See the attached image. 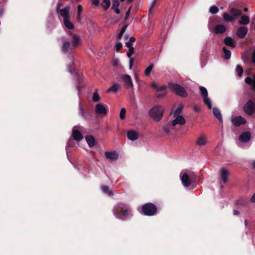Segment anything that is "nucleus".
Returning <instances> with one entry per match:
<instances>
[{"label":"nucleus","mask_w":255,"mask_h":255,"mask_svg":"<svg viewBox=\"0 0 255 255\" xmlns=\"http://www.w3.org/2000/svg\"><path fill=\"white\" fill-rule=\"evenodd\" d=\"M71 41H65L61 47V50L63 53L69 54L72 57H74L75 50L80 44V37L77 34L70 32Z\"/></svg>","instance_id":"1"},{"label":"nucleus","mask_w":255,"mask_h":255,"mask_svg":"<svg viewBox=\"0 0 255 255\" xmlns=\"http://www.w3.org/2000/svg\"><path fill=\"white\" fill-rule=\"evenodd\" d=\"M113 211L117 218L125 220L129 216L130 213V209L128 204L120 203L114 207Z\"/></svg>","instance_id":"2"},{"label":"nucleus","mask_w":255,"mask_h":255,"mask_svg":"<svg viewBox=\"0 0 255 255\" xmlns=\"http://www.w3.org/2000/svg\"><path fill=\"white\" fill-rule=\"evenodd\" d=\"M164 112V108L161 105H156L148 111L149 116L155 122L161 120Z\"/></svg>","instance_id":"3"},{"label":"nucleus","mask_w":255,"mask_h":255,"mask_svg":"<svg viewBox=\"0 0 255 255\" xmlns=\"http://www.w3.org/2000/svg\"><path fill=\"white\" fill-rule=\"evenodd\" d=\"M229 12L231 15L227 12H224L223 14V18L225 21L228 22H232L234 21L239 16L242 14L241 10L236 8H231L229 10Z\"/></svg>","instance_id":"4"},{"label":"nucleus","mask_w":255,"mask_h":255,"mask_svg":"<svg viewBox=\"0 0 255 255\" xmlns=\"http://www.w3.org/2000/svg\"><path fill=\"white\" fill-rule=\"evenodd\" d=\"M168 88L177 95L186 98L188 94L184 87L177 84L173 83H169L168 85Z\"/></svg>","instance_id":"5"},{"label":"nucleus","mask_w":255,"mask_h":255,"mask_svg":"<svg viewBox=\"0 0 255 255\" xmlns=\"http://www.w3.org/2000/svg\"><path fill=\"white\" fill-rule=\"evenodd\" d=\"M157 211V207L152 203H147L141 206V212L146 216H153L156 214Z\"/></svg>","instance_id":"6"},{"label":"nucleus","mask_w":255,"mask_h":255,"mask_svg":"<svg viewBox=\"0 0 255 255\" xmlns=\"http://www.w3.org/2000/svg\"><path fill=\"white\" fill-rule=\"evenodd\" d=\"M244 110L249 115H252L255 112V103L251 100H249L244 107Z\"/></svg>","instance_id":"7"},{"label":"nucleus","mask_w":255,"mask_h":255,"mask_svg":"<svg viewBox=\"0 0 255 255\" xmlns=\"http://www.w3.org/2000/svg\"><path fill=\"white\" fill-rule=\"evenodd\" d=\"M196 179V175L194 174H192L190 177L187 174V173H184L181 177V180L182 184L185 187H189L192 181Z\"/></svg>","instance_id":"8"},{"label":"nucleus","mask_w":255,"mask_h":255,"mask_svg":"<svg viewBox=\"0 0 255 255\" xmlns=\"http://www.w3.org/2000/svg\"><path fill=\"white\" fill-rule=\"evenodd\" d=\"M122 79L125 82V86L127 89L132 88L133 83L131 77L128 74H124L122 76Z\"/></svg>","instance_id":"9"},{"label":"nucleus","mask_w":255,"mask_h":255,"mask_svg":"<svg viewBox=\"0 0 255 255\" xmlns=\"http://www.w3.org/2000/svg\"><path fill=\"white\" fill-rule=\"evenodd\" d=\"M232 122L235 126L239 127L245 125L246 123V120L241 116H237L232 119Z\"/></svg>","instance_id":"10"},{"label":"nucleus","mask_w":255,"mask_h":255,"mask_svg":"<svg viewBox=\"0 0 255 255\" xmlns=\"http://www.w3.org/2000/svg\"><path fill=\"white\" fill-rule=\"evenodd\" d=\"M95 112L99 115H106L108 110L102 104L99 103L96 105Z\"/></svg>","instance_id":"11"},{"label":"nucleus","mask_w":255,"mask_h":255,"mask_svg":"<svg viewBox=\"0 0 255 255\" xmlns=\"http://www.w3.org/2000/svg\"><path fill=\"white\" fill-rule=\"evenodd\" d=\"M69 11L70 6L67 5L64 8L60 10L58 13L63 17V19H66L67 18H70Z\"/></svg>","instance_id":"12"},{"label":"nucleus","mask_w":255,"mask_h":255,"mask_svg":"<svg viewBox=\"0 0 255 255\" xmlns=\"http://www.w3.org/2000/svg\"><path fill=\"white\" fill-rule=\"evenodd\" d=\"M221 177L223 182L226 183L228 181V177L230 175L229 171L226 168H222L220 171Z\"/></svg>","instance_id":"13"},{"label":"nucleus","mask_w":255,"mask_h":255,"mask_svg":"<svg viewBox=\"0 0 255 255\" xmlns=\"http://www.w3.org/2000/svg\"><path fill=\"white\" fill-rule=\"evenodd\" d=\"M176 117L175 119L171 122L172 127H175L178 124L183 125L185 124V120L182 116H176Z\"/></svg>","instance_id":"14"},{"label":"nucleus","mask_w":255,"mask_h":255,"mask_svg":"<svg viewBox=\"0 0 255 255\" xmlns=\"http://www.w3.org/2000/svg\"><path fill=\"white\" fill-rule=\"evenodd\" d=\"M248 31V29L246 26H241L237 30V34L238 37L240 38H244Z\"/></svg>","instance_id":"15"},{"label":"nucleus","mask_w":255,"mask_h":255,"mask_svg":"<svg viewBox=\"0 0 255 255\" xmlns=\"http://www.w3.org/2000/svg\"><path fill=\"white\" fill-rule=\"evenodd\" d=\"M127 136L129 139L134 141L138 139V134L135 130H129L127 132Z\"/></svg>","instance_id":"16"},{"label":"nucleus","mask_w":255,"mask_h":255,"mask_svg":"<svg viewBox=\"0 0 255 255\" xmlns=\"http://www.w3.org/2000/svg\"><path fill=\"white\" fill-rule=\"evenodd\" d=\"M251 137V135L249 132H244L239 136V140L242 142H247L249 141Z\"/></svg>","instance_id":"17"},{"label":"nucleus","mask_w":255,"mask_h":255,"mask_svg":"<svg viewBox=\"0 0 255 255\" xmlns=\"http://www.w3.org/2000/svg\"><path fill=\"white\" fill-rule=\"evenodd\" d=\"M106 157L111 160H116L118 158V154L116 151L112 152L106 151L105 153Z\"/></svg>","instance_id":"18"},{"label":"nucleus","mask_w":255,"mask_h":255,"mask_svg":"<svg viewBox=\"0 0 255 255\" xmlns=\"http://www.w3.org/2000/svg\"><path fill=\"white\" fill-rule=\"evenodd\" d=\"M72 136L73 139L77 141H80L83 138L82 133L78 130L74 129H73L72 131Z\"/></svg>","instance_id":"19"},{"label":"nucleus","mask_w":255,"mask_h":255,"mask_svg":"<svg viewBox=\"0 0 255 255\" xmlns=\"http://www.w3.org/2000/svg\"><path fill=\"white\" fill-rule=\"evenodd\" d=\"M151 87L156 89L157 92L166 91L167 86L165 85L159 86L157 83L153 82L152 83Z\"/></svg>","instance_id":"20"},{"label":"nucleus","mask_w":255,"mask_h":255,"mask_svg":"<svg viewBox=\"0 0 255 255\" xmlns=\"http://www.w3.org/2000/svg\"><path fill=\"white\" fill-rule=\"evenodd\" d=\"M224 42L225 44L232 48H235L236 47V43L233 39L231 37L227 36L225 37L224 40Z\"/></svg>","instance_id":"21"},{"label":"nucleus","mask_w":255,"mask_h":255,"mask_svg":"<svg viewBox=\"0 0 255 255\" xmlns=\"http://www.w3.org/2000/svg\"><path fill=\"white\" fill-rule=\"evenodd\" d=\"M226 27L223 24L217 25L214 29V32L216 34H222L226 31Z\"/></svg>","instance_id":"22"},{"label":"nucleus","mask_w":255,"mask_h":255,"mask_svg":"<svg viewBox=\"0 0 255 255\" xmlns=\"http://www.w3.org/2000/svg\"><path fill=\"white\" fill-rule=\"evenodd\" d=\"M196 143L199 146L205 145L207 143L206 136L203 134L200 135L196 141Z\"/></svg>","instance_id":"23"},{"label":"nucleus","mask_w":255,"mask_h":255,"mask_svg":"<svg viewBox=\"0 0 255 255\" xmlns=\"http://www.w3.org/2000/svg\"><path fill=\"white\" fill-rule=\"evenodd\" d=\"M121 88V85L118 83H115L110 87L107 91V93L113 92L116 93L118 92L119 90Z\"/></svg>","instance_id":"24"},{"label":"nucleus","mask_w":255,"mask_h":255,"mask_svg":"<svg viewBox=\"0 0 255 255\" xmlns=\"http://www.w3.org/2000/svg\"><path fill=\"white\" fill-rule=\"evenodd\" d=\"M101 189L104 193L107 194L109 196H112L114 194L113 191L110 189V187L107 185L101 186Z\"/></svg>","instance_id":"25"},{"label":"nucleus","mask_w":255,"mask_h":255,"mask_svg":"<svg viewBox=\"0 0 255 255\" xmlns=\"http://www.w3.org/2000/svg\"><path fill=\"white\" fill-rule=\"evenodd\" d=\"M213 113L214 116L220 121V123H222L223 119L220 110L217 108H214L213 109Z\"/></svg>","instance_id":"26"},{"label":"nucleus","mask_w":255,"mask_h":255,"mask_svg":"<svg viewBox=\"0 0 255 255\" xmlns=\"http://www.w3.org/2000/svg\"><path fill=\"white\" fill-rule=\"evenodd\" d=\"M86 141L90 147L94 146L95 144V140L93 136L90 135H87L85 137Z\"/></svg>","instance_id":"27"},{"label":"nucleus","mask_w":255,"mask_h":255,"mask_svg":"<svg viewBox=\"0 0 255 255\" xmlns=\"http://www.w3.org/2000/svg\"><path fill=\"white\" fill-rule=\"evenodd\" d=\"M70 18L63 19V22L65 27L70 30H72L74 28V24L70 21Z\"/></svg>","instance_id":"28"},{"label":"nucleus","mask_w":255,"mask_h":255,"mask_svg":"<svg viewBox=\"0 0 255 255\" xmlns=\"http://www.w3.org/2000/svg\"><path fill=\"white\" fill-rule=\"evenodd\" d=\"M249 22L250 18L248 16L246 15L242 16L239 20V23L242 25H246L249 24Z\"/></svg>","instance_id":"29"},{"label":"nucleus","mask_w":255,"mask_h":255,"mask_svg":"<svg viewBox=\"0 0 255 255\" xmlns=\"http://www.w3.org/2000/svg\"><path fill=\"white\" fill-rule=\"evenodd\" d=\"M171 127H172L171 123L169 122L163 126L162 130L165 133L168 134L170 133Z\"/></svg>","instance_id":"30"},{"label":"nucleus","mask_w":255,"mask_h":255,"mask_svg":"<svg viewBox=\"0 0 255 255\" xmlns=\"http://www.w3.org/2000/svg\"><path fill=\"white\" fill-rule=\"evenodd\" d=\"M110 4L111 2L110 0H103V2L101 3L102 6L105 10H107L109 8Z\"/></svg>","instance_id":"31"},{"label":"nucleus","mask_w":255,"mask_h":255,"mask_svg":"<svg viewBox=\"0 0 255 255\" xmlns=\"http://www.w3.org/2000/svg\"><path fill=\"white\" fill-rule=\"evenodd\" d=\"M200 94L203 97V98L207 97H208V91L206 88L203 86H200L199 87Z\"/></svg>","instance_id":"32"},{"label":"nucleus","mask_w":255,"mask_h":255,"mask_svg":"<svg viewBox=\"0 0 255 255\" xmlns=\"http://www.w3.org/2000/svg\"><path fill=\"white\" fill-rule=\"evenodd\" d=\"M100 100V97L98 93V90L96 89L92 96V100L94 102H98Z\"/></svg>","instance_id":"33"},{"label":"nucleus","mask_w":255,"mask_h":255,"mask_svg":"<svg viewBox=\"0 0 255 255\" xmlns=\"http://www.w3.org/2000/svg\"><path fill=\"white\" fill-rule=\"evenodd\" d=\"M223 51L225 54V59H230L231 56V52L229 50H228L225 47H223Z\"/></svg>","instance_id":"34"},{"label":"nucleus","mask_w":255,"mask_h":255,"mask_svg":"<svg viewBox=\"0 0 255 255\" xmlns=\"http://www.w3.org/2000/svg\"><path fill=\"white\" fill-rule=\"evenodd\" d=\"M154 67L153 64H151L149 66H148L144 71V75L146 76H149L150 74L151 71H152L153 68Z\"/></svg>","instance_id":"35"},{"label":"nucleus","mask_w":255,"mask_h":255,"mask_svg":"<svg viewBox=\"0 0 255 255\" xmlns=\"http://www.w3.org/2000/svg\"><path fill=\"white\" fill-rule=\"evenodd\" d=\"M203 101L204 104L207 106L208 109L211 110L212 108V106L210 99L208 97H205L203 98Z\"/></svg>","instance_id":"36"},{"label":"nucleus","mask_w":255,"mask_h":255,"mask_svg":"<svg viewBox=\"0 0 255 255\" xmlns=\"http://www.w3.org/2000/svg\"><path fill=\"white\" fill-rule=\"evenodd\" d=\"M236 72L238 76L241 77L243 75L244 70L243 68L240 65H237L236 68Z\"/></svg>","instance_id":"37"},{"label":"nucleus","mask_w":255,"mask_h":255,"mask_svg":"<svg viewBox=\"0 0 255 255\" xmlns=\"http://www.w3.org/2000/svg\"><path fill=\"white\" fill-rule=\"evenodd\" d=\"M79 114L83 117L85 118V114H88V112H85L84 109L81 103L79 105Z\"/></svg>","instance_id":"38"},{"label":"nucleus","mask_w":255,"mask_h":255,"mask_svg":"<svg viewBox=\"0 0 255 255\" xmlns=\"http://www.w3.org/2000/svg\"><path fill=\"white\" fill-rule=\"evenodd\" d=\"M135 41V38L133 36H131L129 38V40L126 43V45L127 47H132V44Z\"/></svg>","instance_id":"39"},{"label":"nucleus","mask_w":255,"mask_h":255,"mask_svg":"<svg viewBox=\"0 0 255 255\" xmlns=\"http://www.w3.org/2000/svg\"><path fill=\"white\" fill-rule=\"evenodd\" d=\"M126 110L125 108H122L120 113V118L122 120L126 119Z\"/></svg>","instance_id":"40"},{"label":"nucleus","mask_w":255,"mask_h":255,"mask_svg":"<svg viewBox=\"0 0 255 255\" xmlns=\"http://www.w3.org/2000/svg\"><path fill=\"white\" fill-rule=\"evenodd\" d=\"M209 11L212 14H216L218 12L219 8L216 5H212V6L210 7Z\"/></svg>","instance_id":"41"},{"label":"nucleus","mask_w":255,"mask_h":255,"mask_svg":"<svg viewBox=\"0 0 255 255\" xmlns=\"http://www.w3.org/2000/svg\"><path fill=\"white\" fill-rule=\"evenodd\" d=\"M183 109V107L182 106H180L177 108L174 112V116H180V114L182 112Z\"/></svg>","instance_id":"42"},{"label":"nucleus","mask_w":255,"mask_h":255,"mask_svg":"<svg viewBox=\"0 0 255 255\" xmlns=\"http://www.w3.org/2000/svg\"><path fill=\"white\" fill-rule=\"evenodd\" d=\"M120 2L119 0H112V8L119 7Z\"/></svg>","instance_id":"43"},{"label":"nucleus","mask_w":255,"mask_h":255,"mask_svg":"<svg viewBox=\"0 0 255 255\" xmlns=\"http://www.w3.org/2000/svg\"><path fill=\"white\" fill-rule=\"evenodd\" d=\"M134 49L133 47H129L128 51L127 53L128 57L130 58L131 55L134 53Z\"/></svg>","instance_id":"44"},{"label":"nucleus","mask_w":255,"mask_h":255,"mask_svg":"<svg viewBox=\"0 0 255 255\" xmlns=\"http://www.w3.org/2000/svg\"><path fill=\"white\" fill-rule=\"evenodd\" d=\"M123 47L122 43L120 42H117L115 45L116 50L117 52H119Z\"/></svg>","instance_id":"45"},{"label":"nucleus","mask_w":255,"mask_h":255,"mask_svg":"<svg viewBox=\"0 0 255 255\" xmlns=\"http://www.w3.org/2000/svg\"><path fill=\"white\" fill-rule=\"evenodd\" d=\"M166 94H167V92L166 91H164V92H163L162 93L156 94L155 97L158 99H160V98H161L164 97L165 95H166Z\"/></svg>","instance_id":"46"},{"label":"nucleus","mask_w":255,"mask_h":255,"mask_svg":"<svg viewBox=\"0 0 255 255\" xmlns=\"http://www.w3.org/2000/svg\"><path fill=\"white\" fill-rule=\"evenodd\" d=\"M131 9V5L129 7V8L126 12V17L125 18V20H126L128 19V18L130 15Z\"/></svg>","instance_id":"47"},{"label":"nucleus","mask_w":255,"mask_h":255,"mask_svg":"<svg viewBox=\"0 0 255 255\" xmlns=\"http://www.w3.org/2000/svg\"><path fill=\"white\" fill-rule=\"evenodd\" d=\"M245 82L247 84L252 85V84L253 82V80L251 78L248 77L246 78Z\"/></svg>","instance_id":"48"},{"label":"nucleus","mask_w":255,"mask_h":255,"mask_svg":"<svg viewBox=\"0 0 255 255\" xmlns=\"http://www.w3.org/2000/svg\"><path fill=\"white\" fill-rule=\"evenodd\" d=\"M62 6H63L62 3L58 2L57 3L56 7V12H58V11H59V10L61 9H60V7Z\"/></svg>","instance_id":"49"},{"label":"nucleus","mask_w":255,"mask_h":255,"mask_svg":"<svg viewBox=\"0 0 255 255\" xmlns=\"http://www.w3.org/2000/svg\"><path fill=\"white\" fill-rule=\"evenodd\" d=\"M157 0H153V2H152V5H151V7H150V8L149 10V13L151 12L152 9L155 6V5L157 3Z\"/></svg>","instance_id":"50"},{"label":"nucleus","mask_w":255,"mask_h":255,"mask_svg":"<svg viewBox=\"0 0 255 255\" xmlns=\"http://www.w3.org/2000/svg\"><path fill=\"white\" fill-rule=\"evenodd\" d=\"M128 24L126 23L124 25V26L122 27V28L121 29V32H123V33H125V32L126 31L127 27H128Z\"/></svg>","instance_id":"51"},{"label":"nucleus","mask_w":255,"mask_h":255,"mask_svg":"<svg viewBox=\"0 0 255 255\" xmlns=\"http://www.w3.org/2000/svg\"><path fill=\"white\" fill-rule=\"evenodd\" d=\"M83 11V7L81 5L79 4L77 7V12L81 13Z\"/></svg>","instance_id":"52"},{"label":"nucleus","mask_w":255,"mask_h":255,"mask_svg":"<svg viewBox=\"0 0 255 255\" xmlns=\"http://www.w3.org/2000/svg\"><path fill=\"white\" fill-rule=\"evenodd\" d=\"M133 63V58H130V59L129 60V68L130 69H131L132 68Z\"/></svg>","instance_id":"53"},{"label":"nucleus","mask_w":255,"mask_h":255,"mask_svg":"<svg viewBox=\"0 0 255 255\" xmlns=\"http://www.w3.org/2000/svg\"><path fill=\"white\" fill-rule=\"evenodd\" d=\"M99 0H92V3L95 6H97L99 4Z\"/></svg>","instance_id":"54"},{"label":"nucleus","mask_w":255,"mask_h":255,"mask_svg":"<svg viewBox=\"0 0 255 255\" xmlns=\"http://www.w3.org/2000/svg\"><path fill=\"white\" fill-rule=\"evenodd\" d=\"M252 58L253 62L255 64V49L253 51Z\"/></svg>","instance_id":"55"},{"label":"nucleus","mask_w":255,"mask_h":255,"mask_svg":"<svg viewBox=\"0 0 255 255\" xmlns=\"http://www.w3.org/2000/svg\"><path fill=\"white\" fill-rule=\"evenodd\" d=\"M81 13H78V12L77 13L76 17H77V19L78 21H80L81 20Z\"/></svg>","instance_id":"56"},{"label":"nucleus","mask_w":255,"mask_h":255,"mask_svg":"<svg viewBox=\"0 0 255 255\" xmlns=\"http://www.w3.org/2000/svg\"><path fill=\"white\" fill-rule=\"evenodd\" d=\"M3 9V5L1 3H0V16L2 14Z\"/></svg>","instance_id":"57"},{"label":"nucleus","mask_w":255,"mask_h":255,"mask_svg":"<svg viewBox=\"0 0 255 255\" xmlns=\"http://www.w3.org/2000/svg\"><path fill=\"white\" fill-rule=\"evenodd\" d=\"M112 9L114 10L115 12L117 13V14H120V10L119 9L118 7H117V8H112Z\"/></svg>","instance_id":"58"},{"label":"nucleus","mask_w":255,"mask_h":255,"mask_svg":"<svg viewBox=\"0 0 255 255\" xmlns=\"http://www.w3.org/2000/svg\"><path fill=\"white\" fill-rule=\"evenodd\" d=\"M124 34V33L120 32L119 34L118 35L117 38L119 40L121 39Z\"/></svg>","instance_id":"59"},{"label":"nucleus","mask_w":255,"mask_h":255,"mask_svg":"<svg viewBox=\"0 0 255 255\" xmlns=\"http://www.w3.org/2000/svg\"><path fill=\"white\" fill-rule=\"evenodd\" d=\"M251 202L252 203H255V193L254 194V195L252 197V198L251 199Z\"/></svg>","instance_id":"60"},{"label":"nucleus","mask_w":255,"mask_h":255,"mask_svg":"<svg viewBox=\"0 0 255 255\" xmlns=\"http://www.w3.org/2000/svg\"><path fill=\"white\" fill-rule=\"evenodd\" d=\"M233 214L234 215H236V216H238L240 215V213L239 211H237V210H234L233 211Z\"/></svg>","instance_id":"61"},{"label":"nucleus","mask_w":255,"mask_h":255,"mask_svg":"<svg viewBox=\"0 0 255 255\" xmlns=\"http://www.w3.org/2000/svg\"><path fill=\"white\" fill-rule=\"evenodd\" d=\"M251 85L252 86L253 89L255 90V77H254L253 82Z\"/></svg>","instance_id":"62"},{"label":"nucleus","mask_w":255,"mask_h":255,"mask_svg":"<svg viewBox=\"0 0 255 255\" xmlns=\"http://www.w3.org/2000/svg\"><path fill=\"white\" fill-rule=\"evenodd\" d=\"M193 109L195 112H198L200 111V108L197 106H194Z\"/></svg>","instance_id":"63"},{"label":"nucleus","mask_w":255,"mask_h":255,"mask_svg":"<svg viewBox=\"0 0 255 255\" xmlns=\"http://www.w3.org/2000/svg\"><path fill=\"white\" fill-rule=\"evenodd\" d=\"M253 166L254 168L255 169V160L254 161V162L253 163Z\"/></svg>","instance_id":"64"}]
</instances>
